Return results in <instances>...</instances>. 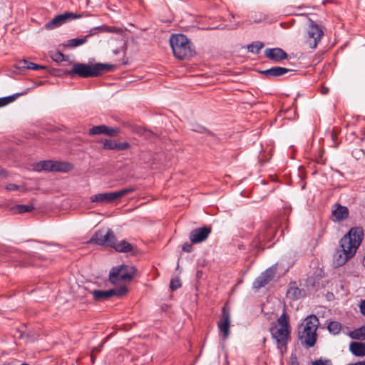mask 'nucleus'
Returning <instances> with one entry per match:
<instances>
[{"mask_svg":"<svg viewBox=\"0 0 365 365\" xmlns=\"http://www.w3.org/2000/svg\"><path fill=\"white\" fill-rule=\"evenodd\" d=\"M364 237V230L361 227H354L339 240V247L333 256L336 267L344 265L356 253Z\"/></svg>","mask_w":365,"mask_h":365,"instance_id":"obj_1","label":"nucleus"},{"mask_svg":"<svg viewBox=\"0 0 365 365\" xmlns=\"http://www.w3.org/2000/svg\"><path fill=\"white\" fill-rule=\"evenodd\" d=\"M114 68V65L109 63H96L93 64H86L74 63L72 69L65 71L64 73L71 77L94 78L111 71Z\"/></svg>","mask_w":365,"mask_h":365,"instance_id":"obj_2","label":"nucleus"},{"mask_svg":"<svg viewBox=\"0 0 365 365\" xmlns=\"http://www.w3.org/2000/svg\"><path fill=\"white\" fill-rule=\"evenodd\" d=\"M170 44L174 56L180 60L190 59L195 55L192 43L184 34H173Z\"/></svg>","mask_w":365,"mask_h":365,"instance_id":"obj_3","label":"nucleus"},{"mask_svg":"<svg viewBox=\"0 0 365 365\" xmlns=\"http://www.w3.org/2000/svg\"><path fill=\"white\" fill-rule=\"evenodd\" d=\"M136 272L135 267L127 264L113 267L109 272V281L113 284L120 282H129L135 277Z\"/></svg>","mask_w":365,"mask_h":365,"instance_id":"obj_4","label":"nucleus"},{"mask_svg":"<svg viewBox=\"0 0 365 365\" xmlns=\"http://www.w3.org/2000/svg\"><path fill=\"white\" fill-rule=\"evenodd\" d=\"M135 190V187H131L116 192L98 193L92 195L90 200L92 202L111 203Z\"/></svg>","mask_w":365,"mask_h":365,"instance_id":"obj_5","label":"nucleus"},{"mask_svg":"<svg viewBox=\"0 0 365 365\" xmlns=\"http://www.w3.org/2000/svg\"><path fill=\"white\" fill-rule=\"evenodd\" d=\"M115 240V235L112 230L107 229L106 230L104 229H101L95 232L89 240L88 243L111 247L113 245V241Z\"/></svg>","mask_w":365,"mask_h":365,"instance_id":"obj_6","label":"nucleus"},{"mask_svg":"<svg viewBox=\"0 0 365 365\" xmlns=\"http://www.w3.org/2000/svg\"><path fill=\"white\" fill-rule=\"evenodd\" d=\"M269 331L272 336L277 341V348L281 350L284 349L286 351L288 339L290 337V329L288 327H280L277 328L274 323L270 327Z\"/></svg>","mask_w":365,"mask_h":365,"instance_id":"obj_7","label":"nucleus"},{"mask_svg":"<svg viewBox=\"0 0 365 365\" xmlns=\"http://www.w3.org/2000/svg\"><path fill=\"white\" fill-rule=\"evenodd\" d=\"M309 26L307 29V43L312 48H317L320 42L324 32L322 28L310 18L308 19Z\"/></svg>","mask_w":365,"mask_h":365,"instance_id":"obj_8","label":"nucleus"},{"mask_svg":"<svg viewBox=\"0 0 365 365\" xmlns=\"http://www.w3.org/2000/svg\"><path fill=\"white\" fill-rule=\"evenodd\" d=\"M96 31L100 32H113V29L110 27L107 26L106 25H102L100 26H97L91 29L89 33L86 36H83L81 38H72L69 39L64 44L65 47L69 48H73L78 46H80L84 43H86L88 38L93 36L96 34Z\"/></svg>","mask_w":365,"mask_h":365,"instance_id":"obj_9","label":"nucleus"},{"mask_svg":"<svg viewBox=\"0 0 365 365\" xmlns=\"http://www.w3.org/2000/svg\"><path fill=\"white\" fill-rule=\"evenodd\" d=\"M276 226H273L268 222H264L262 226L259 233L255 237L253 243L255 247L259 248L263 241L270 242L275 236Z\"/></svg>","mask_w":365,"mask_h":365,"instance_id":"obj_10","label":"nucleus"},{"mask_svg":"<svg viewBox=\"0 0 365 365\" xmlns=\"http://www.w3.org/2000/svg\"><path fill=\"white\" fill-rule=\"evenodd\" d=\"M128 292V289L126 286H123L120 288L111 289L109 290H98L95 289L92 291L91 293L92 294L94 300L98 302H102L106 299H110L113 296L122 297L125 295Z\"/></svg>","mask_w":365,"mask_h":365,"instance_id":"obj_11","label":"nucleus"},{"mask_svg":"<svg viewBox=\"0 0 365 365\" xmlns=\"http://www.w3.org/2000/svg\"><path fill=\"white\" fill-rule=\"evenodd\" d=\"M218 329L222 333L223 338L227 339L230 334V308L225 304L222 308V317L218 324Z\"/></svg>","mask_w":365,"mask_h":365,"instance_id":"obj_12","label":"nucleus"},{"mask_svg":"<svg viewBox=\"0 0 365 365\" xmlns=\"http://www.w3.org/2000/svg\"><path fill=\"white\" fill-rule=\"evenodd\" d=\"M212 232L210 226H204L202 227L192 230L189 235V239L192 244H198L205 241Z\"/></svg>","mask_w":365,"mask_h":365,"instance_id":"obj_13","label":"nucleus"},{"mask_svg":"<svg viewBox=\"0 0 365 365\" xmlns=\"http://www.w3.org/2000/svg\"><path fill=\"white\" fill-rule=\"evenodd\" d=\"M21 261L20 262V264L22 267L36 265V262L38 260L51 262V258L50 257L37 255L36 253L26 254L24 252L21 254Z\"/></svg>","mask_w":365,"mask_h":365,"instance_id":"obj_14","label":"nucleus"},{"mask_svg":"<svg viewBox=\"0 0 365 365\" xmlns=\"http://www.w3.org/2000/svg\"><path fill=\"white\" fill-rule=\"evenodd\" d=\"M275 276V269L269 268L261 273V274L253 282L252 287L259 289L267 285Z\"/></svg>","mask_w":365,"mask_h":365,"instance_id":"obj_15","label":"nucleus"},{"mask_svg":"<svg viewBox=\"0 0 365 365\" xmlns=\"http://www.w3.org/2000/svg\"><path fill=\"white\" fill-rule=\"evenodd\" d=\"M331 214L334 217V222H341L349 217V211L347 207L343 206L339 203H335L333 205Z\"/></svg>","mask_w":365,"mask_h":365,"instance_id":"obj_16","label":"nucleus"},{"mask_svg":"<svg viewBox=\"0 0 365 365\" xmlns=\"http://www.w3.org/2000/svg\"><path fill=\"white\" fill-rule=\"evenodd\" d=\"M264 56L275 62H279L288 58V54L281 48H266Z\"/></svg>","mask_w":365,"mask_h":365,"instance_id":"obj_17","label":"nucleus"},{"mask_svg":"<svg viewBox=\"0 0 365 365\" xmlns=\"http://www.w3.org/2000/svg\"><path fill=\"white\" fill-rule=\"evenodd\" d=\"M292 71V69H288L284 67L274 66L267 70L259 71V72L265 78L269 79L271 78L282 76Z\"/></svg>","mask_w":365,"mask_h":365,"instance_id":"obj_18","label":"nucleus"},{"mask_svg":"<svg viewBox=\"0 0 365 365\" xmlns=\"http://www.w3.org/2000/svg\"><path fill=\"white\" fill-rule=\"evenodd\" d=\"M305 295V290L299 289L297 287L296 282H292L289 284L288 289L287 291V297L293 300H298Z\"/></svg>","mask_w":365,"mask_h":365,"instance_id":"obj_19","label":"nucleus"},{"mask_svg":"<svg viewBox=\"0 0 365 365\" xmlns=\"http://www.w3.org/2000/svg\"><path fill=\"white\" fill-rule=\"evenodd\" d=\"M298 337L301 341V344L307 347H312L315 345L317 334L309 332H304L302 334L301 331H298Z\"/></svg>","mask_w":365,"mask_h":365,"instance_id":"obj_20","label":"nucleus"},{"mask_svg":"<svg viewBox=\"0 0 365 365\" xmlns=\"http://www.w3.org/2000/svg\"><path fill=\"white\" fill-rule=\"evenodd\" d=\"M111 247L115 249V250L118 252H132L134 254L135 247L125 240H121L118 243L116 242L115 240L113 241V245L111 246Z\"/></svg>","mask_w":365,"mask_h":365,"instance_id":"obj_21","label":"nucleus"},{"mask_svg":"<svg viewBox=\"0 0 365 365\" xmlns=\"http://www.w3.org/2000/svg\"><path fill=\"white\" fill-rule=\"evenodd\" d=\"M89 16L90 15L87 13H82V14H76L73 12H65L63 14L56 16V17L58 21V24H60V26H61L62 24H63L64 23H66V21H68L69 20L79 19L83 16Z\"/></svg>","mask_w":365,"mask_h":365,"instance_id":"obj_22","label":"nucleus"},{"mask_svg":"<svg viewBox=\"0 0 365 365\" xmlns=\"http://www.w3.org/2000/svg\"><path fill=\"white\" fill-rule=\"evenodd\" d=\"M73 168V165L71 163L53 160L52 172L67 173Z\"/></svg>","mask_w":365,"mask_h":365,"instance_id":"obj_23","label":"nucleus"},{"mask_svg":"<svg viewBox=\"0 0 365 365\" xmlns=\"http://www.w3.org/2000/svg\"><path fill=\"white\" fill-rule=\"evenodd\" d=\"M350 351L356 356H365V343L352 341L349 345Z\"/></svg>","mask_w":365,"mask_h":365,"instance_id":"obj_24","label":"nucleus"},{"mask_svg":"<svg viewBox=\"0 0 365 365\" xmlns=\"http://www.w3.org/2000/svg\"><path fill=\"white\" fill-rule=\"evenodd\" d=\"M16 68L19 69L27 68L31 70H38L46 69L47 66L38 65L26 59H22L17 63Z\"/></svg>","mask_w":365,"mask_h":365,"instance_id":"obj_25","label":"nucleus"},{"mask_svg":"<svg viewBox=\"0 0 365 365\" xmlns=\"http://www.w3.org/2000/svg\"><path fill=\"white\" fill-rule=\"evenodd\" d=\"M53 160H41L36 163L34 166V170L37 172L48 171L52 172Z\"/></svg>","mask_w":365,"mask_h":365,"instance_id":"obj_26","label":"nucleus"},{"mask_svg":"<svg viewBox=\"0 0 365 365\" xmlns=\"http://www.w3.org/2000/svg\"><path fill=\"white\" fill-rule=\"evenodd\" d=\"M35 209L33 205H16L11 208V211L14 214H22L30 212Z\"/></svg>","mask_w":365,"mask_h":365,"instance_id":"obj_27","label":"nucleus"},{"mask_svg":"<svg viewBox=\"0 0 365 365\" xmlns=\"http://www.w3.org/2000/svg\"><path fill=\"white\" fill-rule=\"evenodd\" d=\"M134 132L137 134L140 135V136L144 137L145 138L148 140H154L157 138V135L155 133H154L153 131L150 130H147L145 128L143 127H136L134 129Z\"/></svg>","mask_w":365,"mask_h":365,"instance_id":"obj_28","label":"nucleus"},{"mask_svg":"<svg viewBox=\"0 0 365 365\" xmlns=\"http://www.w3.org/2000/svg\"><path fill=\"white\" fill-rule=\"evenodd\" d=\"M304 325H308L312 329H317L318 326L319 324V319L314 314L307 316L304 322L302 323Z\"/></svg>","mask_w":365,"mask_h":365,"instance_id":"obj_29","label":"nucleus"},{"mask_svg":"<svg viewBox=\"0 0 365 365\" xmlns=\"http://www.w3.org/2000/svg\"><path fill=\"white\" fill-rule=\"evenodd\" d=\"M26 93L27 91H25L19 93H15L6 97L0 98V107H3L9 104L10 103L14 101L19 96L26 94Z\"/></svg>","mask_w":365,"mask_h":365,"instance_id":"obj_30","label":"nucleus"},{"mask_svg":"<svg viewBox=\"0 0 365 365\" xmlns=\"http://www.w3.org/2000/svg\"><path fill=\"white\" fill-rule=\"evenodd\" d=\"M349 336L354 339H365V325L352 331Z\"/></svg>","mask_w":365,"mask_h":365,"instance_id":"obj_31","label":"nucleus"},{"mask_svg":"<svg viewBox=\"0 0 365 365\" xmlns=\"http://www.w3.org/2000/svg\"><path fill=\"white\" fill-rule=\"evenodd\" d=\"M50 56L53 61H54L57 63L62 62V61H68V58H69L68 56H66V55L63 54L61 52L58 51H54V52H51Z\"/></svg>","mask_w":365,"mask_h":365,"instance_id":"obj_32","label":"nucleus"},{"mask_svg":"<svg viewBox=\"0 0 365 365\" xmlns=\"http://www.w3.org/2000/svg\"><path fill=\"white\" fill-rule=\"evenodd\" d=\"M190 130L194 132L199 133H207L209 135H214V133L212 131L207 130L204 126L198 125V124H191Z\"/></svg>","mask_w":365,"mask_h":365,"instance_id":"obj_33","label":"nucleus"},{"mask_svg":"<svg viewBox=\"0 0 365 365\" xmlns=\"http://www.w3.org/2000/svg\"><path fill=\"white\" fill-rule=\"evenodd\" d=\"M327 329L330 333H332L333 334H337L341 331V324L339 322L333 321L329 323Z\"/></svg>","mask_w":365,"mask_h":365,"instance_id":"obj_34","label":"nucleus"},{"mask_svg":"<svg viewBox=\"0 0 365 365\" xmlns=\"http://www.w3.org/2000/svg\"><path fill=\"white\" fill-rule=\"evenodd\" d=\"M263 46H264L263 43L259 42V41H256L251 44H249L247 46V50H248V51H250L251 53L257 54V53H259V51L262 48Z\"/></svg>","mask_w":365,"mask_h":365,"instance_id":"obj_35","label":"nucleus"},{"mask_svg":"<svg viewBox=\"0 0 365 365\" xmlns=\"http://www.w3.org/2000/svg\"><path fill=\"white\" fill-rule=\"evenodd\" d=\"M120 128L117 127H109L107 125L105 126L104 135L106 136L115 137L120 133Z\"/></svg>","mask_w":365,"mask_h":365,"instance_id":"obj_36","label":"nucleus"},{"mask_svg":"<svg viewBox=\"0 0 365 365\" xmlns=\"http://www.w3.org/2000/svg\"><path fill=\"white\" fill-rule=\"evenodd\" d=\"M103 143L102 148L104 150H115L117 142L110 139H104L100 141Z\"/></svg>","mask_w":365,"mask_h":365,"instance_id":"obj_37","label":"nucleus"},{"mask_svg":"<svg viewBox=\"0 0 365 365\" xmlns=\"http://www.w3.org/2000/svg\"><path fill=\"white\" fill-rule=\"evenodd\" d=\"M105 126L106 125H100L96 126H93L91 128H90L88 131V134L90 135H104L105 132Z\"/></svg>","mask_w":365,"mask_h":365,"instance_id":"obj_38","label":"nucleus"},{"mask_svg":"<svg viewBox=\"0 0 365 365\" xmlns=\"http://www.w3.org/2000/svg\"><path fill=\"white\" fill-rule=\"evenodd\" d=\"M277 323L280 327L290 328L289 324V319L285 312L279 317Z\"/></svg>","mask_w":365,"mask_h":365,"instance_id":"obj_39","label":"nucleus"},{"mask_svg":"<svg viewBox=\"0 0 365 365\" xmlns=\"http://www.w3.org/2000/svg\"><path fill=\"white\" fill-rule=\"evenodd\" d=\"M59 26L60 24H58V21L56 17L55 16L52 20L49 21L45 24L44 28L47 30H51Z\"/></svg>","mask_w":365,"mask_h":365,"instance_id":"obj_40","label":"nucleus"},{"mask_svg":"<svg viewBox=\"0 0 365 365\" xmlns=\"http://www.w3.org/2000/svg\"><path fill=\"white\" fill-rule=\"evenodd\" d=\"M317 329H312L310 327H308V325H304L303 324H301L299 327V331H301L302 334H303L304 332H309L314 334H317Z\"/></svg>","mask_w":365,"mask_h":365,"instance_id":"obj_41","label":"nucleus"},{"mask_svg":"<svg viewBox=\"0 0 365 365\" xmlns=\"http://www.w3.org/2000/svg\"><path fill=\"white\" fill-rule=\"evenodd\" d=\"M181 287V282L179 278H173L170 280V288L172 291H175Z\"/></svg>","mask_w":365,"mask_h":365,"instance_id":"obj_42","label":"nucleus"},{"mask_svg":"<svg viewBox=\"0 0 365 365\" xmlns=\"http://www.w3.org/2000/svg\"><path fill=\"white\" fill-rule=\"evenodd\" d=\"M365 155V151L362 148H355L352 151V155L354 157L356 160H359L361 158H363Z\"/></svg>","mask_w":365,"mask_h":365,"instance_id":"obj_43","label":"nucleus"},{"mask_svg":"<svg viewBox=\"0 0 365 365\" xmlns=\"http://www.w3.org/2000/svg\"><path fill=\"white\" fill-rule=\"evenodd\" d=\"M130 148V144L128 142L123 143H116V150H125L129 149Z\"/></svg>","mask_w":365,"mask_h":365,"instance_id":"obj_44","label":"nucleus"},{"mask_svg":"<svg viewBox=\"0 0 365 365\" xmlns=\"http://www.w3.org/2000/svg\"><path fill=\"white\" fill-rule=\"evenodd\" d=\"M312 365H331V361L329 359H318L312 363Z\"/></svg>","mask_w":365,"mask_h":365,"instance_id":"obj_45","label":"nucleus"},{"mask_svg":"<svg viewBox=\"0 0 365 365\" xmlns=\"http://www.w3.org/2000/svg\"><path fill=\"white\" fill-rule=\"evenodd\" d=\"M192 243H190V242H185L182 246V250L183 252H191L192 251Z\"/></svg>","mask_w":365,"mask_h":365,"instance_id":"obj_46","label":"nucleus"},{"mask_svg":"<svg viewBox=\"0 0 365 365\" xmlns=\"http://www.w3.org/2000/svg\"><path fill=\"white\" fill-rule=\"evenodd\" d=\"M6 189L7 190H17L19 189V186L14 183H9L6 185Z\"/></svg>","mask_w":365,"mask_h":365,"instance_id":"obj_47","label":"nucleus"},{"mask_svg":"<svg viewBox=\"0 0 365 365\" xmlns=\"http://www.w3.org/2000/svg\"><path fill=\"white\" fill-rule=\"evenodd\" d=\"M360 312L365 317V299H363L360 302L359 305Z\"/></svg>","mask_w":365,"mask_h":365,"instance_id":"obj_48","label":"nucleus"},{"mask_svg":"<svg viewBox=\"0 0 365 365\" xmlns=\"http://www.w3.org/2000/svg\"><path fill=\"white\" fill-rule=\"evenodd\" d=\"M290 365H299V362L296 355L291 356V363Z\"/></svg>","mask_w":365,"mask_h":365,"instance_id":"obj_49","label":"nucleus"},{"mask_svg":"<svg viewBox=\"0 0 365 365\" xmlns=\"http://www.w3.org/2000/svg\"><path fill=\"white\" fill-rule=\"evenodd\" d=\"M103 346V344H101L100 346H96L94 347L92 351H91V353L94 354H97L98 353H99L101 350V347Z\"/></svg>","mask_w":365,"mask_h":365,"instance_id":"obj_50","label":"nucleus"},{"mask_svg":"<svg viewBox=\"0 0 365 365\" xmlns=\"http://www.w3.org/2000/svg\"><path fill=\"white\" fill-rule=\"evenodd\" d=\"M329 88H327V87H322V88L321 93L322 94H327L329 93Z\"/></svg>","mask_w":365,"mask_h":365,"instance_id":"obj_51","label":"nucleus"},{"mask_svg":"<svg viewBox=\"0 0 365 365\" xmlns=\"http://www.w3.org/2000/svg\"><path fill=\"white\" fill-rule=\"evenodd\" d=\"M202 275H203L202 271H201V270H197V273H196V278L197 279H199L202 278Z\"/></svg>","mask_w":365,"mask_h":365,"instance_id":"obj_52","label":"nucleus"},{"mask_svg":"<svg viewBox=\"0 0 365 365\" xmlns=\"http://www.w3.org/2000/svg\"><path fill=\"white\" fill-rule=\"evenodd\" d=\"M17 333L19 334L18 337H19V339H22V338H24V333L23 331H19V330H17Z\"/></svg>","mask_w":365,"mask_h":365,"instance_id":"obj_53","label":"nucleus"},{"mask_svg":"<svg viewBox=\"0 0 365 365\" xmlns=\"http://www.w3.org/2000/svg\"><path fill=\"white\" fill-rule=\"evenodd\" d=\"M1 175H4V176L7 175L6 171L4 169H0V176H1Z\"/></svg>","mask_w":365,"mask_h":365,"instance_id":"obj_54","label":"nucleus"},{"mask_svg":"<svg viewBox=\"0 0 365 365\" xmlns=\"http://www.w3.org/2000/svg\"><path fill=\"white\" fill-rule=\"evenodd\" d=\"M96 356V354H94L91 353V361H92V363H93H93H94V361H95V359H96V356Z\"/></svg>","mask_w":365,"mask_h":365,"instance_id":"obj_55","label":"nucleus"},{"mask_svg":"<svg viewBox=\"0 0 365 365\" xmlns=\"http://www.w3.org/2000/svg\"><path fill=\"white\" fill-rule=\"evenodd\" d=\"M331 139H332L334 143L336 142V136L334 135V133H331Z\"/></svg>","mask_w":365,"mask_h":365,"instance_id":"obj_56","label":"nucleus"},{"mask_svg":"<svg viewBox=\"0 0 365 365\" xmlns=\"http://www.w3.org/2000/svg\"><path fill=\"white\" fill-rule=\"evenodd\" d=\"M299 15H300V16H307V14H300Z\"/></svg>","mask_w":365,"mask_h":365,"instance_id":"obj_57","label":"nucleus"},{"mask_svg":"<svg viewBox=\"0 0 365 365\" xmlns=\"http://www.w3.org/2000/svg\"><path fill=\"white\" fill-rule=\"evenodd\" d=\"M265 341H266V338H264V339H263V343L264 344V343H265Z\"/></svg>","mask_w":365,"mask_h":365,"instance_id":"obj_58","label":"nucleus"}]
</instances>
